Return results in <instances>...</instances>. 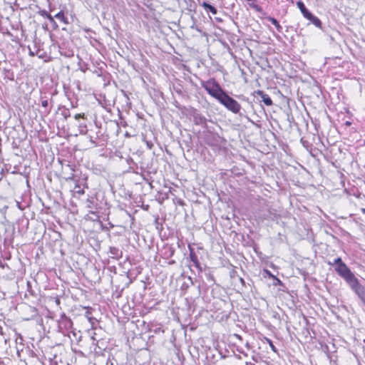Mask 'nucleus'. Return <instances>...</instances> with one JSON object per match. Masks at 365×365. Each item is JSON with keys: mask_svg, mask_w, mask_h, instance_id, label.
<instances>
[{"mask_svg": "<svg viewBox=\"0 0 365 365\" xmlns=\"http://www.w3.org/2000/svg\"><path fill=\"white\" fill-rule=\"evenodd\" d=\"M329 264L335 267V272L349 286L357 279L341 257L336 258L332 262H329Z\"/></svg>", "mask_w": 365, "mask_h": 365, "instance_id": "f257e3e1", "label": "nucleus"}, {"mask_svg": "<svg viewBox=\"0 0 365 365\" xmlns=\"http://www.w3.org/2000/svg\"><path fill=\"white\" fill-rule=\"evenodd\" d=\"M201 86L208 94L217 100H218V98H220L221 95L225 92L215 78H210L206 81H201Z\"/></svg>", "mask_w": 365, "mask_h": 365, "instance_id": "f03ea898", "label": "nucleus"}, {"mask_svg": "<svg viewBox=\"0 0 365 365\" xmlns=\"http://www.w3.org/2000/svg\"><path fill=\"white\" fill-rule=\"evenodd\" d=\"M217 101L227 109L234 113H238L241 109L240 104L234 98L228 96L225 91L221 95L220 98H218Z\"/></svg>", "mask_w": 365, "mask_h": 365, "instance_id": "7ed1b4c3", "label": "nucleus"}, {"mask_svg": "<svg viewBox=\"0 0 365 365\" xmlns=\"http://www.w3.org/2000/svg\"><path fill=\"white\" fill-rule=\"evenodd\" d=\"M297 6L301 11L304 17L308 19L312 24L317 28H322V22L320 19L313 15L305 6L304 4L302 1L297 2Z\"/></svg>", "mask_w": 365, "mask_h": 365, "instance_id": "20e7f679", "label": "nucleus"}, {"mask_svg": "<svg viewBox=\"0 0 365 365\" xmlns=\"http://www.w3.org/2000/svg\"><path fill=\"white\" fill-rule=\"evenodd\" d=\"M58 327L59 331L63 334L68 333L73 328V322L71 319L67 317L64 314L61 316V319L58 322Z\"/></svg>", "mask_w": 365, "mask_h": 365, "instance_id": "39448f33", "label": "nucleus"}, {"mask_svg": "<svg viewBox=\"0 0 365 365\" xmlns=\"http://www.w3.org/2000/svg\"><path fill=\"white\" fill-rule=\"evenodd\" d=\"M349 287L365 305V287L360 284L358 279L352 282Z\"/></svg>", "mask_w": 365, "mask_h": 365, "instance_id": "423d86ee", "label": "nucleus"}, {"mask_svg": "<svg viewBox=\"0 0 365 365\" xmlns=\"http://www.w3.org/2000/svg\"><path fill=\"white\" fill-rule=\"evenodd\" d=\"M74 118L76 120L79 121L78 128L80 134H81V135L86 134L87 131H88V128H87L86 122L85 120L86 119L85 113L76 114L74 115Z\"/></svg>", "mask_w": 365, "mask_h": 365, "instance_id": "0eeeda50", "label": "nucleus"}, {"mask_svg": "<svg viewBox=\"0 0 365 365\" xmlns=\"http://www.w3.org/2000/svg\"><path fill=\"white\" fill-rule=\"evenodd\" d=\"M98 200L93 196H89L86 202V207L91 213H96L98 210Z\"/></svg>", "mask_w": 365, "mask_h": 365, "instance_id": "6e6552de", "label": "nucleus"}, {"mask_svg": "<svg viewBox=\"0 0 365 365\" xmlns=\"http://www.w3.org/2000/svg\"><path fill=\"white\" fill-rule=\"evenodd\" d=\"M188 249H189V252H190L189 256H190V261L193 262V264L195 265V267L197 269V270L200 272H202V271H203L202 267L198 260V257H197L196 253L195 252L194 249L190 245L188 246Z\"/></svg>", "mask_w": 365, "mask_h": 365, "instance_id": "1a4fd4ad", "label": "nucleus"}, {"mask_svg": "<svg viewBox=\"0 0 365 365\" xmlns=\"http://www.w3.org/2000/svg\"><path fill=\"white\" fill-rule=\"evenodd\" d=\"M193 121L195 125H202L203 127H207V119L202 114L197 112L195 110L192 114Z\"/></svg>", "mask_w": 365, "mask_h": 365, "instance_id": "9d476101", "label": "nucleus"}, {"mask_svg": "<svg viewBox=\"0 0 365 365\" xmlns=\"http://www.w3.org/2000/svg\"><path fill=\"white\" fill-rule=\"evenodd\" d=\"M255 93H256V95L259 96L262 98V101L266 106H270L273 104V102H272V100L271 99V98L269 96V95L265 93L263 91L257 90Z\"/></svg>", "mask_w": 365, "mask_h": 365, "instance_id": "9b49d317", "label": "nucleus"}, {"mask_svg": "<svg viewBox=\"0 0 365 365\" xmlns=\"http://www.w3.org/2000/svg\"><path fill=\"white\" fill-rule=\"evenodd\" d=\"M109 257L115 259H119L123 257V251L116 247L109 248Z\"/></svg>", "mask_w": 365, "mask_h": 365, "instance_id": "f8f14e48", "label": "nucleus"}, {"mask_svg": "<svg viewBox=\"0 0 365 365\" xmlns=\"http://www.w3.org/2000/svg\"><path fill=\"white\" fill-rule=\"evenodd\" d=\"M40 101H41V105L43 108H44V111L43 113L46 114V115H48L50 113L51 110V108L53 107V106L51 105L50 108H48V99H46V98H43V97H41V99H40Z\"/></svg>", "mask_w": 365, "mask_h": 365, "instance_id": "ddd939ff", "label": "nucleus"}, {"mask_svg": "<svg viewBox=\"0 0 365 365\" xmlns=\"http://www.w3.org/2000/svg\"><path fill=\"white\" fill-rule=\"evenodd\" d=\"M201 6L207 11L211 12L212 14H216L217 13V9L206 1H203L201 4Z\"/></svg>", "mask_w": 365, "mask_h": 365, "instance_id": "4468645a", "label": "nucleus"}, {"mask_svg": "<svg viewBox=\"0 0 365 365\" xmlns=\"http://www.w3.org/2000/svg\"><path fill=\"white\" fill-rule=\"evenodd\" d=\"M267 20L271 22L277 29V31L281 33L282 31V27L280 26L279 21L274 17L268 16Z\"/></svg>", "mask_w": 365, "mask_h": 365, "instance_id": "2eb2a0df", "label": "nucleus"}, {"mask_svg": "<svg viewBox=\"0 0 365 365\" xmlns=\"http://www.w3.org/2000/svg\"><path fill=\"white\" fill-rule=\"evenodd\" d=\"M27 309L30 313V317L26 318V320L33 319L38 316V313L37 309L31 306H28Z\"/></svg>", "mask_w": 365, "mask_h": 365, "instance_id": "dca6fc26", "label": "nucleus"}, {"mask_svg": "<svg viewBox=\"0 0 365 365\" xmlns=\"http://www.w3.org/2000/svg\"><path fill=\"white\" fill-rule=\"evenodd\" d=\"M55 18H56L66 25L68 24V18L64 15V13L61 11L55 15Z\"/></svg>", "mask_w": 365, "mask_h": 365, "instance_id": "f3484780", "label": "nucleus"}, {"mask_svg": "<svg viewBox=\"0 0 365 365\" xmlns=\"http://www.w3.org/2000/svg\"><path fill=\"white\" fill-rule=\"evenodd\" d=\"M252 359L256 363H260L264 361L262 355L259 353L256 352L255 351H252Z\"/></svg>", "mask_w": 365, "mask_h": 365, "instance_id": "a211bd4d", "label": "nucleus"}, {"mask_svg": "<svg viewBox=\"0 0 365 365\" xmlns=\"http://www.w3.org/2000/svg\"><path fill=\"white\" fill-rule=\"evenodd\" d=\"M205 275L206 277V279L210 282L212 284H215V278L213 274L211 273V272L209 269H205Z\"/></svg>", "mask_w": 365, "mask_h": 365, "instance_id": "6ab92c4d", "label": "nucleus"}, {"mask_svg": "<svg viewBox=\"0 0 365 365\" xmlns=\"http://www.w3.org/2000/svg\"><path fill=\"white\" fill-rule=\"evenodd\" d=\"M61 114L63 117L64 120H67V119L71 116L69 109L66 107H63Z\"/></svg>", "mask_w": 365, "mask_h": 365, "instance_id": "aec40b11", "label": "nucleus"}, {"mask_svg": "<svg viewBox=\"0 0 365 365\" xmlns=\"http://www.w3.org/2000/svg\"><path fill=\"white\" fill-rule=\"evenodd\" d=\"M265 340L267 341V343L269 344L270 348L272 349V350L277 353V348L275 347V346L273 344L272 341L271 339H268V338H265Z\"/></svg>", "mask_w": 365, "mask_h": 365, "instance_id": "412c9836", "label": "nucleus"}, {"mask_svg": "<svg viewBox=\"0 0 365 365\" xmlns=\"http://www.w3.org/2000/svg\"><path fill=\"white\" fill-rule=\"evenodd\" d=\"M75 189H76V193H78L79 195H83L85 192L84 190L81 189L78 184H76Z\"/></svg>", "mask_w": 365, "mask_h": 365, "instance_id": "4be33fe9", "label": "nucleus"}, {"mask_svg": "<svg viewBox=\"0 0 365 365\" xmlns=\"http://www.w3.org/2000/svg\"><path fill=\"white\" fill-rule=\"evenodd\" d=\"M66 334H67V335H68V336L71 340H73V337H72V336L76 339V335H77V334H76L74 331H73V330H71V329L68 333H66Z\"/></svg>", "mask_w": 365, "mask_h": 365, "instance_id": "5701e85b", "label": "nucleus"}, {"mask_svg": "<svg viewBox=\"0 0 365 365\" xmlns=\"http://www.w3.org/2000/svg\"><path fill=\"white\" fill-rule=\"evenodd\" d=\"M230 277H231V278H235V277H239V276L237 274V271L233 269L230 272Z\"/></svg>", "mask_w": 365, "mask_h": 365, "instance_id": "b1692460", "label": "nucleus"}, {"mask_svg": "<svg viewBox=\"0 0 365 365\" xmlns=\"http://www.w3.org/2000/svg\"><path fill=\"white\" fill-rule=\"evenodd\" d=\"M274 285H282V282L280 279H279L277 277H274Z\"/></svg>", "mask_w": 365, "mask_h": 365, "instance_id": "393cba45", "label": "nucleus"}, {"mask_svg": "<svg viewBox=\"0 0 365 365\" xmlns=\"http://www.w3.org/2000/svg\"><path fill=\"white\" fill-rule=\"evenodd\" d=\"M126 160H127V163L128 165H131V164L135 165V163H134L133 160L131 158H127Z\"/></svg>", "mask_w": 365, "mask_h": 365, "instance_id": "a878e982", "label": "nucleus"}, {"mask_svg": "<svg viewBox=\"0 0 365 365\" xmlns=\"http://www.w3.org/2000/svg\"><path fill=\"white\" fill-rule=\"evenodd\" d=\"M238 278H239V280L241 282V284L244 286L245 284L244 279L242 278L241 277H238Z\"/></svg>", "mask_w": 365, "mask_h": 365, "instance_id": "bb28decb", "label": "nucleus"}, {"mask_svg": "<svg viewBox=\"0 0 365 365\" xmlns=\"http://www.w3.org/2000/svg\"><path fill=\"white\" fill-rule=\"evenodd\" d=\"M47 17L51 22H54L53 18L50 14H47Z\"/></svg>", "mask_w": 365, "mask_h": 365, "instance_id": "cd10ccee", "label": "nucleus"}, {"mask_svg": "<svg viewBox=\"0 0 365 365\" xmlns=\"http://www.w3.org/2000/svg\"><path fill=\"white\" fill-rule=\"evenodd\" d=\"M74 180V175L72 174V175L71 177H68V178H66V180Z\"/></svg>", "mask_w": 365, "mask_h": 365, "instance_id": "c85d7f7f", "label": "nucleus"}, {"mask_svg": "<svg viewBox=\"0 0 365 365\" xmlns=\"http://www.w3.org/2000/svg\"><path fill=\"white\" fill-rule=\"evenodd\" d=\"M147 145L148 147L151 149L152 146H153V143H149V142H147Z\"/></svg>", "mask_w": 365, "mask_h": 365, "instance_id": "c756f323", "label": "nucleus"}, {"mask_svg": "<svg viewBox=\"0 0 365 365\" xmlns=\"http://www.w3.org/2000/svg\"><path fill=\"white\" fill-rule=\"evenodd\" d=\"M91 340H92V344H96L95 341H96V339L94 338V336L91 337Z\"/></svg>", "mask_w": 365, "mask_h": 365, "instance_id": "7c9ffc66", "label": "nucleus"}, {"mask_svg": "<svg viewBox=\"0 0 365 365\" xmlns=\"http://www.w3.org/2000/svg\"><path fill=\"white\" fill-rule=\"evenodd\" d=\"M90 141H91V143H92L93 144H94L95 145H96V142L93 140V138H92V137H91V138H90Z\"/></svg>", "mask_w": 365, "mask_h": 365, "instance_id": "2f4dec72", "label": "nucleus"}, {"mask_svg": "<svg viewBox=\"0 0 365 365\" xmlns=\"http://www.w3.org/2000/svg\"><path fill=\"white\" fill-rule=\"evenodd\" d=\"M235 336L237 339H240V340H242V336H241L240 335H239V334H235Z\"/></svg>", "mask_w": 365, "mask_h": 365, "instance_id": "473e14b6", "label": "nucleus"}, {"mask_svg": "<svg viewBox=\"0 0 365 365\" xmlns=\"http://www.w3.org/2000/svg\"><path fill=\"white\" fill-rule=\"evenodd\" d=\"M245 346H246V347H247L248 349H250V344H249V342H248V341H247V342H246Z\"/></svg>", "mask_w": 365, "mask_h": 365, "instance_id": "72a5a7b5", "label": "nucleus"}, {"mask_svg": "<svg viewBox=\"0 0 365 365\" xmlns=\"http://www.w3.org/2000/svg\"><path fill=\"white\" fill-rule=\"evenodd\" d=\"M361 211L362 213L365 214V208H361Z\"/></svg>", "mask_w": 365, "mask_h": 365, "instance_id": "f704fd0d", "label": "nucleus"}, {"mask_svg": "<svg viewBox=\"0 0 365 365\" xmlns=\"http://www.w3.org/2000/svg\"><path fill=\"white\" fill-rule=\"evenodd\" d=\"M267 272H268V274H269L270 277H273L274 279V277H275L274 276H273L269 272L267 271Z\"/></svg>", "mask_w": 365, "mask_h": 365, "instance_id": "c9c22d12", "label": "nucleus"}, {"mask_svg": "<svg viewBox=\"0 0 365 365\" xmlns=\"http://www.w3.org/2000/svg\"><path fill=\"white\" fill-rule=\"evenodd\" d=\"M246 365H254V364L251 362H246Z\"/></svg>", "mask_w": 365, "mask_h": 365, "instance_id": "e433bc0d", "label": "nucleus"}, {"mask_svg": "<svg viewBox=\"0 0 365 365\" xmlns=\"http://www.w3.org/2000/svg\"><path fill=\"white\" fill-rule=\"evenodd\" d=\"M56 302L58 304H60V300H59V299H56Z\"/></svg>", "mask_w": 365, "mask_h": 365, "instance_id": "4c0bfd02", "label": "nucleus"}, {"mask_svg": "<svg viewBox=\"0 0 365 365\" xmlns=\"http://www.w3.org/2000/svg\"><path fill=\"white\" fill-rule=\"evenodd\" d=\"M216 20L218 21H222V19H219V18H216Z\"/></svg>", "mask_w": 365, "mask_h": 365, "instance_id": "58836bf2", "label": "nucleus"}, {"mask_svg": "<svg viewBox=\"0 0 365 365\" xmlns=\"http://www.w3.org/2000/svg\"><path fill=\"white\" fill-rule=\"evenodd\" d=\"M30 55L31 56H34V53L31 51H30Z\"/></svg>", "mask_w": 365, "mask_h": 365, "instance_id": "ea45409f", "label": "nucleus"}, {"mask_svg": "<svg viewBox=\"0 0 365 365\" xmlns=\"http://www.w3.org/2000/svg\"><path fill=\"white\" fill-rule=\"evenodd\" d=\"M240 353L243 354L245 356H247V354L244 353L243 351H240Z\"/></svg>", "mask_w": 365, "mask_h": 365, "instance_id": "a19ab883", "label": "nucleus"}, {"mask_svg": "<svg viewBox=\"0 0 365 365\" xmlns=\"http://www.w3.org/2000/svg\"><path fill=\"white\" fill-rule=\"evenodd\" d=\"M173 255V251L171 252L170 256Z\"/></svg>", "mask_w": 365, "mask_h": 365, "instance_id": "79ce46f5", "label": "nucleus"}]
</instances>
